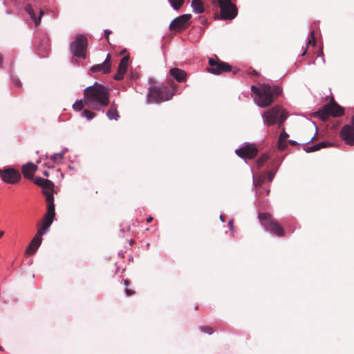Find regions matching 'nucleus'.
<instances>
[{"label": "nucleus", "mask_w": 354, "mask_h": 354, "mask_svg": "<svg viewBox=\"0 0 354 354\" xmlns=\"http://www.w3.org/2000/svg\"><path fill=\"white\" fill-rule=\"evenodd\" d=\"M84 102L88 107L100 111L109 104V91L102 84L95 83L94 85L85 88Z\"/></svg>", "instance_id": "obj_1"}, {"label": "nucleus", "mask_w": 354, "mask_h": 354, "mask_svg": "<svg viewBox=\"0 0 354 354\" xmlns=\"http://www.w3.org/2000/svg\"><path fill=\"white\" fill-rule=\"evenodd\" d=\"M251 91L256 95L254 98L256 104L262 108L271 105L282 93V88L280 86H270L268 84H261L259 87L252 86Z\"/></svg>", "instance_id": "obj_2"}, {"label": "nucleus", "mask_w": 354, "mask_h": 354, "mask_svg": "<svg viewBox=\"0 0 354 354\" xmlns=\"http://www.w3.org/2000/svg\"><path fill=\"white\" fill-rule=\"evenodd\" d=\"M175 94V87L168 86H153L149 88L147 94L148 103H160L171 99Z\"/></svg>", "instance_id": "obj_3"}, {"label": "nucleus", "mask_w": 354, "mask_h": 354, "mask_svg": "<svg viewBox=\"0 0 354 354\" xmlns=\"http://www.w3.org/2000/svg\"><path fill=\"white\" fill-rule=\"evenodd\" d=\"M259 219L265 229L271 234L277 236H285L283 227L270 213L263 212L259 214Z\"/></svg>", "instance_id": "obj_4"}, {"label": "nucleus", "mask_w": 354, "mask_h": 354, "mask_svg": "<svg viewBox=\"0 0 354 354\" xmlns=\"http://www.w3.org/2000/svg\"><path fill=\"white\" fill-rule=\"evenodd\" d=\"M344 113V109L337 104L333 97H331L330 102L319 109L317 114L322 120H326L329 115L339 117L343 115Z\"/></svg>", "instance_id": "obj_5"}, {"label": "nucleus", "mask_w": 354, "mask_h": 354, "mask_svg": "<svg viewBox=\"0 0 354 354\" xmlns=\"http://www.w3.org/2000/svg\"><path fill=\"white\" fill-rule=\"evenodd\" d=\"M87 46V38L83 35H78L75 39L71 43L70 49L74 56L85 59Z\"/></svg>", "instance_id": "obj_6"}, {"label": "nucleus", "mask_w": 354, "mask_h": 354, "mask_svg": "<svg viewBox=\"0 0 354 354\" xmlns=\"http://www.w3.org/2000/svg\"><path fill=\"white\" fill-rule=\"evenodd\" d=\"M218 3L221 9V19L232 20L237 16V8L231 0H218Z\"/></svg>", "instance_id": "obj_7"}, {"label": "nucleus", "mask_w": 354, "mask_h": 354, "mask_svg": "<svg viewBox=\"0 0 354 354\" xmlns=\"http://www.w3.org/2000/svg\"><path fill=\"white\" fill-rule=\"evenodd\" d=\"M215 57L216 60L213 58H209L208 63L209 67L207 68L209 73L214 75H220L232 71V67L229 64L221 61L216 55Z\"/></svg>", "instance_id": "obj_8"}, {"label": "nucleus", "mask_w": 354, "mask_h": 354, "mask_svg": "<svg viewBox=\"0 0 354 354\" xmlns=\"http://www.w3.org/2000/svg\"><path fill=\"white\" fill-rule=\"evenodd\" d=\"M0 177L5 183L10 184L17 183L21 178L19 171L11 167L0 169Z\"/></svg>", "instance_id": "obj_9"}, {"label": "nucleus", "mask_w": 354, "mask_h": 354, "mask_svg": "<svg viewBox=\"0 0 354 354\" xmlns=\"http://www.w3.org/2000/svg\"><path fill=\"white\" fill-rule=\"evenodd\" d=\"M340 138L349 145H354V115L351 118V124L344 125L339 133Z\"/></svg>", "instance_id": "obj_10"}, {"label": "nucleus", "mask_w": 354, "mask_h": 354, "mask_svg": "<svg viewBox=\"0 0 354 354\" xmlns=\"http://www.w3.org/2000/svg\"><path fill=\"white\" fill-rule=\"evenodd\" d=\"M280 111L281 107L279 106H274L265 111L262 115L264 124L267 126L274 124L277 121Z\"/></svg>", "instance_id": "obj_11"}, {"label": "nucleus", "mask_w": 354, "mask_h": 354, "mask_svg": "<svg viewBox=\"0 0 354 354\" xmlns=\"http://www.w3.org/2000/svg\"><path fill=\"white\" fill-rule=\"evenodd\" d=\"M192 18V15L184 14L175 18L169 24L170 30H184Z\"/></svg>", "instance_id": "obj_12"}, {"label": "nucleus", "mask_w": 354, "mask_h": 354, "mask_svg": "<svg viewBox=\"0 0 354 354\" xmlns=\"http://www.w3.org/2000/svg\"><path fill=\"white\" fill-rule=\"evenodd\" d=\"M236 153L241 158H254L258 153V149L255 145H247L236 150Z\"/></svg>", "instance_id": "obj_13"}, {"label": "nucleus", "mask_w": 354, "mask_h": 354, "mask_svg": "<svg viewBox=\"0 0 354 354\" xmlns=\"http://www.w3.org/2000/svg\"><path fill=\"white\" fill-rule=\"evenodd\" d=\"M111 70V57L108 54L106 59L102 64L93 65L90 71L93 73L102 72L104 74H108Z\"/></svg>", "instance_id": "obj_14"}, {"label": "nucleus", "mask_w": 354, "mask_h": 354, "mask_svg": "<svg viewBox=\"0 0 354 354\" xmlns=\"http://www.w3.org/2000/svg\"><path fill=\"white\" fill-rule=\"evenodd\" d=\"M129 62V56H124L121 59L120 64L118 66V71L114 75V79L115 80H121L124 78V75L126 73L127 71Z\"/></svg>", "instance_id": "obj_15"}, {"label": "nucleus", "mask_w": 354, "mask_h": 354, "mask_svg": "<svg viewBox=\"0 0 354 354\" xmlns=\"http://www.w3.org/2000/svg\"><path fill=\"white\" fill-rule=\"evenodd\" d=\"M37 169V166L32 162H28L21 167V172L24 176L28 179H32L34 174Z\"/></svg>", "instance_id": "obj_16"}, {"label": "nucleus", "mask_w": 354, "mask_h": 354, "mask_svg": "<svg viewBox=\"0 0 354 354\" xmlns=\"http://www.w3.org/2000/svg\"><path fill=\"white\" fill-rule=\"evenodd\" d=\"M170 75L178 82H181L187 77V73L185 71L178 68H174L169 71Z\"/></svg>", "instance_id": "obj_17"}, {"label": "nucleus", "mask_w": 354, "mask_h": 354, "mask_svg": "<svg viewBox=\"0 0 354 354\" xmlns=\"http://www.w3.org/2000/svg\"><path fill=\"white\" fill-rule=\"evenodd\" d=\"M25 10L28 13V15L30 16L32 21H34L35 24L36 26H38L41 21V17L44 15V11L42 10H40L39 11V17L37 18L36 14L34 12L33 8L31 6L28 5L26 6Z\"/></svg>", "instance_id": "obj_18"}, {"label": "nucleus", "mask_w": 354, "mask_h": 354, "mask_svg": "<svg viewBox=\"0 0 354 354\" xmlns=\"http://www.w3.org/2000/svg\"><path fill=\"white\" fill-rule=\"evenodd\" d=\"M288 138V134L286 132L285 129H282V131L281 132L279 140H278V148L281 151L285 150L287 147V138Z\"/></svg>", "instance_id": "obj_19"}, {"label": "nucleus", "mask_w": 354, "mask_h": 354, "mask_svg": "<svg viewBox=\"0 0 354 354\" xmlns=\"http://www.w3.org/2000/svg\"><path fill=\"white\" fill-rule=\"evenodd\" d=\"M41 243V241L39 239H37L35 236L32 239L31 242L30 243L29 245L26 248V254H34L36 250L38 249L39 245Z\"/></svg>", "instance_id": "obj_20"}, {"label": "nucleus", "mask_w": 354, "mask_h": 354, "mask_svg": "<svg viewBox=\"0 0 354 354\" xmlns=\"http://www.w3.org/2000/svg\"><path fill=\"white\" fill-rule=\"evenodd\" d=\"M192 7L196 13H203L205 11L203 3L201 0H192Z\"/></svg>", "instance_id": "obj_21"}, {"label": "nucleus", "mask_w": 354, "mask_h": 354, "mask_svg": "<svg viewBox=\"0 0 354 354\" xmlns=\"http://www.w3.org/2000/svg\"><path fill=\"white\" fill-rule=\"evenodd\" d=\"M329 146V143L326 142H321L319 143H317L316 145H312L310 147H308L306 149V151L308 153L318 151L322 148L326 147Z\"/></svg>", "instance_id": "obj_22"}, {"label": "nucleus", "mask_w": 354, "mask_h": 354, "mask_svg": "<svg viewBox=\"0 0 354 354\" xmlns=\"http://www.w3.org/2000/svg\"><path fill=\"white\" fill-rule=\"evenodd\" d=\"M329 146V143L326 142H321L319 143H317L316 145H312L310 147H308L306 149V151L308 153L318 151L322 148L326 147Z\"/></svg>", "instance_id": "obj_23"}, {"label": "nucleus", "mask_w": 354, "mask_h": 354, "mask_svg": "<svg viewBox=\"0 0 354 354\" xmlns=\"http://www.w3.org/2000/svg\"><path fill=\"white\" fill-rule=\"evenodd\" d=\"M106 115L110 120H117L120 117L119 113L114 104H111L110 109L106 112Z\"/></svg>", "instance_id": "obj_24"}, {"label": "nucleus", "mask_w": 354, "mask_h": 354, "mask_svg": "<svg viewBox=\"0 0 354 354\" xmlns=\"http://www.w3.org/2000/svg\"><path fill=\"white\" fill-rule=\"evenodd\" d=\"M266 177L264 176H261L257 178L254 179V185L257 189V192L261 195V192L260 189L265 181Z\"/></svg>", "instance_id": "obj_25"}, {"label": "nucleus", "mask_w": 354, "mask_h": 354, "mask_svg": "<svg viewBox=\"0 0 354 354\" xmlns=\"http://www.w3.org/2000/svg\"><path fill=\"white\" fill-rule=\"evenodd\" d=\"M278 118H279L278 126H279V128H281L288 118V113L285 110L281 109V111H280V113H279Z\"/></svg>", "instance_id": "obj_26"}, {"label": "nucleus", "mask_w": 354, "mask_h": 354, "mask_svg": "<svg viewBox=\"0 0 354 354\" xmlns=\"http://www.w3.org/2000/svg\"><path fill=\"white\" fill-rule=\"evenodd\" d=\"M41 187L43 188V190L53 191L54 184L51 180L44 178V183H42Z\"/></svg>", "instance_id": "obj_27"}, {"label": "nucleus", "mask_w": 354, "mask_h": 354, "mask_svg": "<svg viewBox=\"0 0 354 354\" xmlns=\"http://www.w3.org/2000/svg\"><path fill=\"white\" fill-rule=\"evenodd\" d=\"M269 159V156L267 154H263L257 160V165L259 168L261 167Z\"/></svg>", "instance_id": "obj_28"}, {"label": "nucleus", "mask_w": 354, "mask_h": 354, "mask_svg": "<svg viewBox=\"0 0 354 354\" xmlns=\"http://www.w3.org/2000/svg\"><path fill=\"white\" fill-rule=\"evenodd\" d=\"M42 193L46 196L47 204L54 203V196L53 194V191L43 190Z\"/></svg>", "instance_id": "obj_29"}, {"label": "nucleus", "mask_w": 354, "mask_h": 354, "mask_svg": "<svg viewBox=\"0 0 354 354\" xmlns=\"http://www.w3.org/2000/svg\"><path fill=\"white\" fill-rule=\"evenodd\" d=\"M184 1L185 0H169V2L171 3V5L174 9L178 10L183 6Z\"/></svg>", "instance_id": "obj_30"}, {"label": "nucleus", "mask_w": 354, "mask_h": 354, "mask_svg": "<svg viewBox=\"0 0 354 354\" xmlns=\"http://www.w3.org/2000/svg\"><path fill=\"white\" fill-rule=\"evenodd\" d=\"M46 214L49 216H55V204L54 203H50V204H47V212Z\"/></svg>", "instance_id": "obj_31"}, {"label": "nucleus", "mask_w": 354, "mask_h": 354, "mask_svg": "<svg viewBox=\"0 0 354 354\" xmlns=\"http://www.w3.org/2000/svg\"><path fill=\"white\" fill-rule=\"evenodd\" d=\"M84 104H84V100H77L74 103V104L73 105V107L75 111H80L82 110Z\"/></svg>", "instance_id": "obj_32"}, {"label": "nucleus", "mask_w": 354, "mask_h": 354, "mask_svg": "<svg viewBox=\"0 0 354 354\" xmlns=\"http://www.w3.org/2000/svg\"><path fill=\"white\" fill-rule=\"evenodd\" d=\"M82 115V116L86 118L88 120H91L95 116V113L88 109H84Z\"/></svg>", "instance_id": "obj_33"}, {"label": "nucleus", "mask_w": 354, "mask_h": 354, "mask_svg": "<svg viewBox=\"0 0 354 354\" xmlns=\"http://www.w3.org/2000/svg\"><path fill=\"white\" fill-rule=\"evenodd\" d=\"M64 152H62V153H55L53 154L50 159L54 162H57L60 160H62L63 158H64Z\"/></svg>", "instance_id": "obj_34"}, {"label": "nucleus", "mask_w": 354, "mask_h": 354, "mask_svg": "<svg viewBox=\"0 0 354 354\" xmlns=\"http://www.w3.org/2000/svg\"><path fill=\"white\" fill-rule=\"evenodd\" d=\"M54 218H55V216H49L48 214H45L43 221L44 223L48 224L50 226L53 221Z\"/></svg>", "instance_id": "obj_35"}, {"label": "nucleus", "mask_w": 354, "mask_h": 354, "mask_svg": "<svg viewBox=\"0 0 354 354\" xmlns=\"http://www.w3.org/2000/svg\"><path fill=\"white\" fill-rule=\"evenodd\" d=\"M54 218H55V216H49L48 214H45L43 221L44 223L48 224L50 226L53 221Z\"/></svg>", "instance_id": "obj_36"}, {"label": "nucleus", "mask_w": 354, "mask_h": 354, "mask_svg": "<svg viewBox=\"0 0 354 354\" xmlns=\"http://www.w3.org/2000/svg\"><path fill=\"white\" fill-rule=\"evenodd\" d=\"M308 44H313L315 46L316 44V40L315 37V30L310 31V38L308 39Z\"/></svg>", "instance_id": "obj_37"}, {"label": "nucleus", "mask_w": 354, "mask_h": 354, "mask_svg": "<svg viewBox=\"0 0 354 354\" xmlns=\"http://www.w3.org/2000/svg\"><path fill=\"white\" fill-rule=\"evenodd\" d=\"M45 230H43V227H41L38 230H37V232L36 234V235L35 236L37 239H39L41 241H42V235L44 234L45 232Z\"/></svg>", "instance_id": "obj_38"}, {"label": "nucleus", "mask_w": 354, "mask_h": 354, "mask_svg": "<svg viewBox=\"0 0 354 354\" xmlns=\"http://www.w3.org/2000/svg\"><path fill=\"white\" fill-rule=\"evenodd\" d=\"M44 178H41V177H36L34 180H33V182L35 185L41 187L42 183H44Z\"/></svg>", "instance_id": "obj_39"}, {"label": "nucleus", "mask_w": 354, "mask_h": 354, "mask_svg": "<svg viewBox=\"0 0 354 354\" xmlns=\"http://www.w3.org/2000/svg\"><path fill=\"white\" fill-rule=\"evenodd\" d=\"M274 174H275V172L274 171H270L268 173V180L269 182H272L273 178H274Z\"/></svg>", "instance_id": "obj_40"}, {"label": "nucleus", "mask_w": 354, "mask_h": 354, "mask_svg": "<svg viewBox=\"0 0 354 354\" xmlns=\"http://www.w3.org/2000/svg\"><path fill=\"white\" fill-rule=\"evenodd\" d=\"M201 330L204 332H209V331L214 330V329L209 326H201Z\"/></svg>", "instance_id": "obj_41"}, {"label": "nucleus", "mask_w": 354, "mask_h": 354, "mask_svg": "<svg viewBox=\"0 0 354 354\" xmlns=\"http://www.w3.org/2000/svg\"><path fill=\"white\" fill-rule=\"evenodd\" d=\"M125 292L126 294L128 295V296H131L133 295H134L135 293V291L131 290V289H128V288H126L125 290Z\"/></svg>", "instance_id": "obj_42"}, {"label": "nucleus", "mask_w": 354, "mask_h": 354, "mask_svg": "<svg viewBox=\"0 0 354 354\" xmlns=\"http://www.w3.org/2000/svg\"><path fill=\"white\" fill-rule=\"evenodd\" d=\"M13 82H14L15 85L17 86V87H21L22 85L21 81L18 79H15L13 80Z\"/></svg>", "instance_id": "obj_43"}, {"label": "nucleus", "mask_w": 354, "mask_h": 354, "mask_svg": "<svg viewBox=\"0 0 354 354\" xmlns=\"http://www.w3.org/2000/svg\"><path fill=\"white\" fill-rule=\"evenodd\" d=\"M111 33V31L110 30H104V35H105V37L106 38V40L109 41V35Z\"/></svg>", "instance_id": "obj_44"}, {"label": "nucleus", "mask_w": 354, "mask_h": 354, "mask_svg": "<svg viewBox=\"0 0 354 354\" xmlns=\"http://www.w3.org/2000/svg\"><path fill=\"white\" fill-rule=\"evenodd\" d=\"M41 227H43V230H46L48 228L50 227V225L43 221Z\"/></svg>", "instance_id": "obj_45"}, {"label": "nucleus", "mask_w": 354, "mask_h": 354, "mask_svg": "<svg viewBox=\"0 0 354 354\" xmlns=\"http://www.w3.org/2000/svg\"><path fill=\"white\" fill-rule=\"evenodd\" d=\"M3 56L0 53V68L3 65Z\"/></svg>", "instance_id": "obj_46"}, {"label": "nucleus", "mask_w": 354, "mask_h": 354, "mask_svg": "<svg viewBox=\"0 0 354 354\" xmlns=\"http://www.w3.org/2000/svg\"><path fill=\"white\" fill-rule=\"evenodd\" d=\"M124 284L125 286H128L129 284V280L128 279H124Z\"/></svg>", "instance_id": "obj_47"}, {"label": "nucleus", "mask_w": 354, "mask_h": 354, "mask_svg": "<svg viewBox=\"0 0 354 354\" xmlns=\"http://www.w3.org/2000/svg\"><path fill=\"white\" fill-rule=\"evenodd\" d=\"M317 56H322V57H323V56H324V53H323L322 50H320L318 52Z\"/></svg>", "instance_id": "obj_48"}, {"label": "nucleus", "mask_w": 354, "mask_h": 354, "mask_svg": "<svg viewBox=\"0 0 354 354\" xmlns=\"http://www.w3.org/2000/svg\"><path fill=\"white\" fill-rule=\"evenodd\" d=\"M228 225L230 226V227L232 229V225H233V221H230L228 222Z\"/></svg>", "instance_id": "obj_49"}, {"label": "nucleus", "mask_w": 354, "mask_h": 354, "mask_svg": "<svg viewBox=\"0 0 354 354\" xmlns=\"http://www.w3.org/2000/svg\"><path fill=\"white\" fill-rule=\"evenodd\" d=\"M153 221V217L150 216L147 219V223H151Z\"/></svg>", "instance_id": "obj_50"}, {"label": "nucleus", "mask_w": 354, "mask_h": 354, "mask_svg": "<svg viewBox=\"0 0 354 354\" xmlns=\"http://www.w3.org/2000/svg\"><path fill=\"white\" fill-rule=\"evenodd\" d=\"M290 143L293 146L297 145V142L293 140H290Z\"/></svg>", "instance_id": "obj_51"}, {"label": "nucleus", "mask_w": 354, "mask_h": 354, "mask_svg": "<svg viewBox=\"0 0 354 354\" xmlns=\"http://www.w3.org/2000/svg\"><path fill=\"white\" fill-rule=\"evenodd\" d=\"M4 234V231L0 230V238H1Z\"/></svg>", "instance_id": "obj_52"}, {"label": "nucleus", "mask_w": 354, "mask_h": 354, "mask_svg": "<svg viewBox=\"0 0 354 354\" xmlns=\"http://www.w3.org/2000/svg\"><path fill=\"white\" fill-rule=\"evenodd\" d=\"M306 48H308V46ZM306 51H307V48H306V50L301 53V55L304 56L306 53Z\"/></svg>", "instance_id": "obj_53"}, {"label": "nucleus", "mask_w": 354, "mask_h": 354, "mask_svg": "<svg viewBox=\"0 0 354 354\" xmlns=\"http://www.w3.org/2000/svg\"><path fill=\"white\" fill-rule=\"evenodd\" d=\"M270 193V189H266V194L268 195Z\"/></svg>", "instance_id": "obj_54"}, {"label": "nucleus", "mask_w": 354, "mask_h": 354, "mask_svg": "<svg viewBox=\"0 0 354 354\" xmlns=\"http://www.w3.org/2000/svg\"><path fill=\"white\" fill-rule=\"evenodd\" d=\"M253 73L255 75H258V73L255 71H254Z\"/></svg>", "instance_id": "obj_55"}, {"label": "nucleus", "mask_w": 354, "mask_h": 354, "mask_svg": "<svg viewBox=\"0 0 354 354\" xmlns=\"http://www.w3.org/2000/svg\"><path fill=\"white\" fill-rule=\"evenodd\" d=\"M0 350L3 351V347L1 346H0Z\"/></svg>", "instance_id": "obj_56"}, {"label": "nucleus", "mask_w": 354, "mask_h": 354, "mask_svg": "<svg viewBox=\"0 0 354 354\" xmlns=\"http://www.w3.org/2000/svg\"><path fill=\"white\" fill-rule=\"evenodd\" d=\"M221 219L223 221V218L222 216H221Z\"/></svg>", "instance_id": "obj_57"}]
</instances>
